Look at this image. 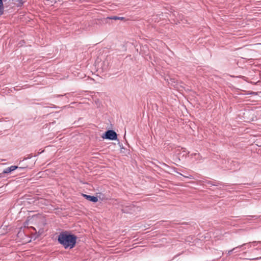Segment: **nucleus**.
I'll use <instances>...</instances> for the list:
<instances>
[{
	"instance_id": "f257e3e1",
	"label": "nucleus",
	"mask_w": 261,
	"mask_h": 261,
	"mask_svg": "<svg viewBox=\"0 0 261 261\" xmlns=\"http://www.w3.org/2000/svg\"><path fill=\"white\" fill-rule=\"evenodd\" d=\"M77 237L70 234L67 231L62 232L58 238V242L61 244L65 249H72L76 244Z\"/></svg>"
},
{
	"instance_id": "f03ea898",
	"label": "nucleus",
	"mask_w": 261,
	"mask_h": 261,
	"mask_svg": "<svg viewBox=\"0 0 261 261\" xmlns=\"http://www.w3.org/2000/svg\"><path fill=\"white\" fill-rule=\"evenodd\" d=\"M102 138L110 140H116L117 139V134L113 130H108L102 136Z\"/></svg>"
},
{
	"instance_id": "7ed1b4c3",
	"label": "nucleus",
	"mask_w": 261,
	"mask_h": 261,
	"mask_svg": "<svg viewBox=\"0 0 261 261\" xmlns=\"http://www.w3.org/2000/svg\"><path fill=\"white\" fill-rule=\"evenodd\" d=\"M25 168V167H18L17 166H11L9 167H8L4 170L2 173L0 174V177H3V174H8L11 173V172L14 171L15 170L18 169L20 170H22V169Z\"/></svg>"
},
{
	"instance_id": "20e7f679",
	"label": "nucleus",
	"mask_w": 261,
	"mask_h": 261,
	"mask_svg": "<svg viewBox=\"0 0 261 261\" xmlns=\"http://www.w3.org/2000/svg\"><path fill=\"white\" fill-rule=\"evenodd\" d=\"M135 207L133 205H126L123 207L121 211L124 213H133L135 212Z\"/></svg>"
},
{
	"instance_id": "39448f33",
	"label": "nucleus",
	"mask_w": 261,
	"mask_h": 261,
	"mask_svg": "<svg viewBox=\"0 0 261 261\" xmlns=\"http://www.w3.org/2000/svg\"><path fill=\"white\" fill-rule=\"evenodd\" d=\"M4 2L7 3H12L16 5L17 7H20L24 3L23 0H4Z\"/></svg>"
},
{
	"instance_id": "423d86ee",
	"label": "nucleus",
	"mask_w": 261,
	"mask_h": 261,
	"mask_svg": "<svg viewBox=\"0 0 261 261\" xmlns=\"http://www.w3.org/2000/svg\"><path fill=\"white\" fill-rule=\"evenodd\" d=\"M84 197H85L87 200L92 201L93 202H96L98 201V198L96 196L88 195L86 194H83Z\"/></svg>"
},
{
	"instance_id": "0eeeda50",
	"label": "nucleus",
	"mask_w": 261,
	"mask_h": 261,
	"mask_svg": "<svg viewBox=\"0 0 261 261\" xmlns=\"http://www.w3.org/2000/svg\"><path fill=\"white\" fill-rule=\"evenodd\" d=\"M3 0H0V16L4 13V4Z\"/></svg>"
},
{
	"instance_id": "6e6552de",
	"label": "nucleus",
	"mask_w": 261,
	"mask_h": 261,
	"mask_svg": "<svg viewBox=\"0 0 261 261\" xmlns=\"http://www.w3.org/2000/svg\"><path fill=\"white\" fill-rule=\"evenodd\" d=\"M243 245H239L236 247L233 248L232 249L229 250L227 252V254L230 255L233 251H235L236 250H237L238 249L243 247Z\"/></svg>"
},
{
	"instance_id": "1a4fd4ad",
	"label": "nucleus",
	"mask_w": 261,
	"mask_h": 261,
	"mask_svg": "<svg viewBox=\"0 0 261 261\" xmlns=\"http://www.w3.org/2000/svg\"><path fill=\"white\" fill-rule=\"evenodd\" d=\"M108 19H113V20H123L124 18L123 17H118V16H112V17H108Z\"/></svg>"
},
{
	"instance_id": "9d476101",
	"label": "nucleus",
	"mask_w": 261,
	"mask_h": 261,
	"mask_svg": "<svg viewBox=\"0 0 261 261\" xmlns=\"http://www.w3.org/2000/svg\"><path fill=\"white\" fill-rule=\"evenodd\" d=\"M191 156H195L196 157V160H201L202 157L200 156V154L198 153H192L191 154Z\"/></svg>"
},
{
	"instance_id": "9b49d317",
	"label": "nucleus",
	"mask_w": 261,
	"mask_h": 261,
	"mask_svg": "<svg viewBox=\"0 0 261 261\" xmlns=\"http://www.w3.org/2000/svg\"><path fill=\"white\" fill-rule=\"evenodd\" d=\"M252 243V247H256L258 245H261V241H253L251 242Z\"/></svg>"
},
{
	"instance_id": "f8f14e48",
	"label": "nucleus",
	"mask_w": 261,
	"mask_h": 261,
	"mask_svg": "<svg viewBox=\"0 0 261 261\" xmlns=\"http://www.w3.org/2000/svg\"><path fill=\"white\" fill-rule=\"evenodd\" d=\"M243 245H244L243 247H244L245 246H247L248 248L252 247L251 242H249L248 243H245V244H243Z\"/></svg>"
},
{
	"instance_id": "ddd939ff",
	"label": "nucleus",
	"mask_w": 261,
	"mask_h": 261,
	"mask_svg": "<svg viewBox=\"0 0 261 261\" xmlns=\"http://www.w3.org/2000/svg\"><path fill=\"white\" fill-rule=\"evenodd\" d=\"M182 149H184L182 151V152L184 153L183 155H187L189 153V152H187L185 148H182Z\"/></svg>"
},
{
	"instance_id": "4468645a",
	"label": "nucleus",
	"mask_w": 261,
	"mask_h": 261,
	"mask_svg": "<svg viewBox=\"0 0 261 261\" xmlns=\"http://www.w3.org/2000/svg\"><path fill=\"white\" fill-rule=\"evenodd\" d=\"M250 217H251L252 218H253L256 219H258L259 218H260L261 216H256V215H254V216H250Z\"/></svg>"
},
{
	"instance_id": "2eb2a0df",
	"label": "nucleus",
	"mask_w": 261,
	"mask_h": 261,
	"mask_svg": "<svg viewBox=\"0 0 261 261\" xmlns=\"http://www.w3.org/2000/svg\"><path fill=\"white\" fill-rule=\"evenodd\" d=\"M259 258H261V257H259ZM258 259V257L252 258V259Z\"/></svg>"
},
{
	"instance_id": "dca6fc26",
	"label": "nucleus",
	"mask_w": 261,
	"mask_h": 261,
	"mask_svg": "<svg viewBox=\"0 0 261 261\" xmlns=\"http://www.w3.org/2000/svg\"><path fill=\"white\" fill-rule=\"evenodd\" d=\"M235 252H237L238 251V249H237L235 251H234Z\"/></svg>"
},
{
	"instance_id": "f3484780",
	"label": "nucleus",
	"mask_w": 261,
	"mask_h": 261,
	"mask_svg": "<svg viewBox=\"0 0 261 261\" xmlns=\"http://www.w3.org/2000/svg\"><path fill=\"white\" fill-rule=\"evenodd\" d=\"M259 249H260V248H259V247H257V248H256V249H257V250Z\"/></svg>"
},
{
	"instance_id": "a211bd4d",
	"label": "nucleus",
	"mask_w": 261,
	"mask_h": 261,
	"mask_svg": "<svg viewBox=\"0 0 261 261\" xmlns=\"http://www.w3.org/2000/svg\"><path fill=\"white\" fill-rule=\"evenodd\" d=\"M32 228L34 229V230H36L35 228L33 227H32Z\"/></svg>"
},
{
	"instance_id": "6ab92c4d",
	"label": "nucleus",
	"mask_w": 261,
	"mask_h": 261,
	"mask_svg": "<svg viewBox=\"0 0 261 261\" xmlns=\"http://www.w3.org/2000/svg\"><path fill=\"white\" fill-rule=\"evenodd\" d=\"M178 173L179 175H182V174H181V173H178Z\"/></svg>"
}]
</instances>
